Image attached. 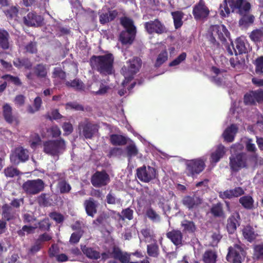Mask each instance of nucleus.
Here are the masks:
<instances>
[{
    "label": "nucleus",
    "instance_id": "f257e3e1",
    "mask_svg": "<svg viewBox=\"0 0 263 263\" xmlns=\"http://www.w3.org/2000/svg\"><path fill=\"white\" fill-rule=\"evenodd\" d=\"M114 57L112 54L93 56L90 60L91 66L102 74H109L113 71Z\"/></svg>",
    "mask_w": 263,
    "mask_h": 263
},
{
    "label": "nucleus",
    "instance_id": "f03ea898",
    "mask_svg": "<svg viewBox=\"0 0 263 263\" xmlns=\"http://www.w3.org/2000/svg\"><path fill=\"white\" fill-rule=\"evenodd\" d=\"M251 5L247 0H224L220 6V14L223 17L228 16L231 11H234L237 9L238 12L243 15L249 11Z\"/></svg>",
    "mask_w": 263,
    "mask_h": 263
},
{
    "label": "nucleus",
    "instance_id": "7ed1b4c3",
    "mask_svg": "<svg viewBox=\"0 0 263 263\" xmlns=\"http://www.w3.org/2000/svg\"><path fill=\"white\" fill-rule=\"evenodd\" d=\"M243 148V145L240 143L235 144L231 147L232 155L230 157V164L234 171H238L247 166L246 154L240 153Z\"/></svg>",
    "mask_w": 263,
    "mask_h": 263
},
{
    "label": "nucleus",
    "instance_id": "20e7f679",
    "mask_svg": "<svg viewBox=\"0 0 263 263\" xmlns=\"http://www.w3.org/2000/svg\"><path fill=\"white\" fill-rule=\"evenodd\" d=\"M121 70V72L124 77L125 80L122 82L123 87H126L127 83L130 81L134 76L138 72L141 65V60L138 58H134L129 60Z\"/></svg>",
    "mask_w": 263,
    "mask_h": 263
},
{
    "label": "nucleus",
    "instance_id": "39448f33",
    "mask_svg": "<svg viewBox=\"0 0 263 263\" xmlns=\"http://www.w3.org/2000/svg\"><path fill=\"white\" fill-rule=\"evenodd\" d=\"M121 23L126 31H123L120 34V40L124 44H131L134 40L136 30L132 20L127 17L121 19Z\"/></svg>",
    "mask_w": 263,
    "mask_h": 263
},
{
    "label": "nucleus",
    "instance_id": "423d86ee",
    "mask_svg": "<svg viewBox=\"0 0 263 263\" xmlns=\"http://www.w3.org/2000/svg\"><path fill=\"white\" fill-rule=\"evenodd\" d=\"M208 157L204 156L192 160L185 161L186 173L188 176L193 177L202 172L205 167V162Z\"/></svg>",
    "mask_w": 263,
    "mask_h": 263
},
{
    "label": "nucleus",
    "instance_id": "0eeeda50",
    "mask_svg": "<svg viewBox=\"0 0 263 263\" xmlns=\"http://www.w3.org/2000/svg\"><path fill=\"white\" fill-rule=\"evenodd\" d=\"M44 151L47 154L55 156L62 153L65 149V143L62 139L48 140L44 143Z\"/></svg>",
    "mask_w": 263,
    "mask_h": 263
},
{
    "label": "nucleus",
    "instance_id": "6e6552de",
    "mask_svg": "<svg viewBox=\"0 0 263 263\" xmlns=\"http://www.w3.org/2000/svg\"><path fill=\"white\" fill-rule=\"evenodd\" d=\"M114 258L120 260L122 263H149L147 259H144L140 261H130L129 260V255L126 253L122 252L119 249L114 248L110 254L104 253L102 254V259L105 261L109 258Z\"/></svg>",
    "mask_w": 263,
    "mask_h": 263
},
{
    "label": "nucleus",
    "instance_id": "1a4fd4ad",
    "mask_svg": "<svg viewBox=\"0 0 263 263\" xmlns=\"http://www.w3.org/2000/svg\"><path fill=\"white\" fill-rule=\"evenodd\" d=\"M245 252L238 245L229 248V252L227 259L229 262L232 263H241L245 257Z\"/></svg>",
    "mask_w": 263,
    "mask_h": 263
},
{
    "label": "nucleus",
    "instance_id": "9d476101",
    "mask_svg": "<svg viewBox=\"0 0 263 263\" xmlns=\"http://www.w3.org/2000/svg\"><path fill=\"white\" fill-rule=\"evenodd\" d=\"M44 184L41 179L28 180L23 185L24 191L28 194H36L43 190Z\"/></svg>",
    "mask_w": 263,
    "mask_h": 263
},
{
    "label": "nucleus",
    "instance_id": "9b49d317",
    "mask_svg": "<svg viewBox=\"0 0 263 263\" xmlns=\"http://www.w3.org/2000/svg\"><path fill=\"white\" fill-rule=\"evenodd\" d=\"M138 178L142 181L148 182L156 177V170L151 166H143L137 170Z\"/></svg>",
    "mask_w": 263,
    "mask_h": 263
},
{
    "label": "nucleus",
    "instance_id": "f8f14e48",
    "mask_svg": "<svg viewBox=\"0 0 263 263\" xmlns=\"http://www.w3.org/2000/svg\"><path fill=\"white\" fill-rule=\"evenodd\" d=\"M144 26L147 32L150 34L153 33L162 34L167 32L165 26L157 19L145 23Z\"/></svg>",
    "mask_w": 263,
    "mask_h": 263
},
{
    "label": "nucleus",
    "instance_id": "ddd939ff",
    "mask_svg": "<svg viewBox=\"0 0 263 263\" xmlns=\"http://www.w3.org/2000/svg\"><path fill=\"white\" fill-rule=\"evenodd\" d=\"M29 158L28 151L22 147L16 148L10 156L11 161L14 164L25 162Z\"/></svg>",
    "mask_w": 263,
    "mask_h": 263
},
{
    "label": "nucleus",
    "instance_id": "4468645a",
    "mask_svg": "<svg viewBox=\"0 0 263 263\" xmlns=\"http://www.w3.org/2000/svg\"><path fill=\"white\" fill-rule=\"evenodd\" d=\"M209 31L214 38L217 37L222 41L226 40L229 35L226 27L221 24L212 26Z\"/></svg>",
    "mask_w": 263,
    "mask_h": 263
},
{
    "label": "nucleus",
    "instance_id": "2eb2a0df",
    "mask_svg": "<svg viewBox=\"0 0 263 263\" xmlns=\"http://www.w3.org/2000/svg\"><path fill=\"white\" fill-rule=\"evenodd\" d=\"M193 14L196 20H202L208 16L209 10L204 3L202 1H200L194 7Z\"/></svg>",
    "mask_w": 263,
    "mask_h": 263
},
{
    "label": "nucleus",
    "instance_id": "dca6fc26",
    "mask_svg": "<svg viewBox=\"0 0 263 263\" xmlns=\"http://www.w3.org/2000/svg\"><path fill=\"white\" fill-rule=\"evenodd\" d=\"M109 181L108 175L104 172H96L91 178V183L95 187L106 185Z\"/></svg>",
    "mask_w": 263,
    "mask_h": 263
},
{
    "label": "nucleus",
    "instance_id": "f3484780",
    "mask_svg": "<svg viewBox=\"0 0 263 263\" xmlns=\"http://www.w3.org/2000/svg\"><path fill=\"white\" fill-rule=\"evenodd\" d=\"M263 101V90L251 91L244 96V102L247 105L254 104L256 102H260Z\"/></svg>",
    "mask_w": 263,
    "mask_h": 263
},
{
    "label": "nucleus",
    "instance_id": "a211bd4d",
    "mask_svg": "<svg viewBox=\"0 0 263 263\" xmlns=\"http://www.w3.org/2000/svg\"><path fill=\"white\" fill-rule=\"evenodd\" d=\"M43 21L42 17L33 12L29 13L24 18V23L30 26H39Z\"/></svg>",
    "mask_w": 263,
    "mask_h": 263
},
{
    "label": "nucleus",
    "instance_id": "6ab92c4d",
    "mask_svg": "<svg viewBox=\"0 0 263 263\" xmlns=\"http://www.w3.org/2000/svg\"><path fill=\"white\" fill-rule=\"evenodd\" d=\"M109 87L102 83L93 82L90 86L91 92L95 95H104L108 91Z\"/></svg>",
    "mask_w": 263,
    "mask_h": 263
},
{
    "label": "nucleus",
    "instance_id": "aec40b11",
    "mask_svg": "<svg viewBox=\"0 0 263 263\" xmlns=\"http://www.w3.org/2000/svg\"><path fill=\"white\" fill-rule=\"evenodd\" d=\"M238 131V127L235 124H232L227 127L222 134L224 140L228 142H232Z\"/></svg>",
    "mask_w": 263,
    "mask_h": 263
},
{
    "label": "nucleus",
    "instance_id": "412c9836",
    "mask_svg": "<svg viewBox=\"0 0 263 263\" xmlns=\"http://www.w3.org/2000/svg\"><path fill=\"white\" fill-rule=\"evenodd\" d=\"M86 123L85 124H81L80 128H82L83 135L86 138H91L93 135L97 131V127L95 125L91 123Z\"/></svg>",
    "mask_w": 263,
    "mask_h": 263
},
{
    "label": "nucleus",
    "instance_id": "4be33fe9",
    "mask_svg": "<svg viewBox=\"0 0 263 263\" xmlns=\"http://www.w3.org/2000/svg\"><path fill=\"white\" fill-rule=\"evenodd\" d=\"M226 148L222 145H218L216 150L211 155L210 161L211 163H217L226 153Z\"/></svg>",
    "mask_w": 263,
    "mask_h": 263
},
{
    "label": "nucleus",
    "instance_id": "5701e85b",
    "mask_svg": "<svg viewBox=\"0 0 263 263\" xmlns=\"http://www.w3.org/2000/svg\"><path fill=\"white\" fill-rule=\"evenodd\" d=\"M117 13L116 11H105L102 10L100 12V22L104 24L112 20L117 16Z\"/></svg>",
    "mask_w": 263,
    "mask_h": 263
},
{
    "label": "nucleus",
    "instance_id": "b1692460",
    "mask_svg": "<svg viewBox=\"0 0 263 263\" xmlns=\"http://www.w3.org/2000/svg\"><path fill=\"white\" fill-rule=\"evenodd\" d=\"M167 237L176 246L180 245L182 241V235L179 230H173L166 234Z\"/></svg>",
    "mask_w": 263,
    "mask_h": 263
},
{
    "label": "nucleus",
    "instance_id": "393cba45",
    "mask_svg": "<svg viewBox=\"0 0 263 263\" xmlns=\"http://www.w3.org/2000/svg\"><path fill=\"white\" fill-rule=\"evenodd\" d=\"M233 46L234 45L233 44ZM236 54L245 53L247 51L245 39L243 37L238 38L235 42V47H233Z\"/></svg>",
    "mask_w": 263,
    "mask_h": 263
},
{
    "label": "nucleus",
    "instance_id": "a878e982",
    "mask_svg": "<svg viewBox=\"0 0 263 263\" xmlns=\"http://www.w3.org/2000/svg\"><path fill=\"white\" fill-rule=\"evenodd\" d=\"M201 200L197 196H186L183 199V203L188 208L191 209L197 206L201 203Z\"/></svg>",
    "mask_w": 263,
    "mask_h": 263
},
{
    "label": "nucleus",
    "instance_id": "bb28decb",
    "mask_svg": "<svg viewBox=\"0 0 263 263\" xmlns=\"http://www.w3.org/2000/svg\"><path fill=\"white\" fill-rule=\"evenodd\" d=\"M9 35L7 31L0 29V47L3 49H8L10 47L9 41Z\"/></svg>",
    "mask_w": 263,
    "mask_h": 263
},
{
    "label": "nucleus",
    "instance_id": "cd10ccee",
    "mask_svg": "<svg viewBox=\"0 0 263 263\" xmlns=\"http://www.w3.org/2000/svg\"><path fill=\"white\" fill-rule=\"evenodd\" d=\"M3 116L8 123H12L16 119L15 116L12 115L11 107L8 104L3 106Z\"/></svg>",
    "mask_w": 263,
    "mask_h": 263
},
{
    "label": "nucleus",
    "instance_id": "c85d7f7f",
    "mask_svg": "<svg viewBox=\"0 0 263 263\" xmlns=\"http://www.w3.org/2000/svg\"><path fill=\"white\" fill-rule=\"evenodd\" d=\"M85 210L88 215L93 217L96 213V204L92 199L86 200L84 203Z\"/></svg>",
    "mask_w": 263,
    "mask_h": 263
},
{
    "label": "nucleus",
    "instance_id": "c756f323",
    "mask_svg": "<svg viewBox=\"0 0 263 263\" xmlns=\"http://www.w3.org/2000/svg\"><path fill=\"white\" fill-rule=\"evenodd\" d=\"M217 255L214 251H207L203 255V261L204 263H215Z\"/></svg>",
    "mask_w": 263,
    "mask_h": 263
},
{
    "label": "nucleus",
    "instance_id": "7c9ffc66",
    "mask_svg": "<svg viewBox=\"0 0 263 263\" xmlns=\"http://www.w3.org/2000/svg\"><path fill=\"white\" fill-rule=\"evenodd\" d=\"M111 143L115 145H123L126 144L125 137L118 135H112L110 138Z\"/></svg>",
    "mask_w": 263,
    "mask_h": 263
},
{
    "label": "nucleus",
    "instance_id": "2f4dec72",
    "mask_svg": "<svg viewBox=\"0 0 263 263\" xmlns=\"http://www.w3.org/2000/svg\"><path fill=\"white\" fill-rule=\"evenodd\" d=\"M237 226H238V221L234 216H232L228 219L227 229L229 233H234Z\"/></svg>",
    "mask_w": 263,
    "mask_h": 263
},
{
    "label": "nucleus",
    "instance_id": "473e14b6",
    "mask_svg": "<svg viewBox=\"0 0 263 263\" xmlns=\"http://www.w3.org/2000/svg\"><path fill=\"white\" fill-rule=\"evenodd\" d=\"M61 135V131L57 126H52L47 129L46 133L43 136L45 138L57 137Z\"/></svg>",
    "mask_w": 263,
    "mask_h": 263
},
{
    "label": "nucleus",
    "instance_id": "72a5a7b5",
    "mask_svg": "<svg viewBox=\"0 0 263 263\" xmlns=\"http://www.w3.org/2000/svg\"><path fill=\"white\" fill-rule=\"evenodd\" d=\"M242 234L245 238L250 242L254 239L256 237L253 229L250 226H247L243 229Z\"/></svg>",
    "mask_w": 263,
    "mask_h": 263
},
{
    "label": "nucleus",
    "instance_id": "f704fd0d",
    "mask_svg": "<svg viewBox=\"0 0 263 263\" xmlns=\"http://www.w3.org/2000/svg\"><path fill=\"white\" fill-rule=\"evenodd\" d=\"M239 202L245 208L251 209L253 207V200L250 196L241 197Z\"/></svg>",
    "mask_w": 263,
    "mask_h": 263
},
{
    "label": "nucleus",
    "instance_id": "c9c22d12",
    "mask_svg": "<svg viewBox=\"0 0 263 263\" xmlns=\"http://www.w3.org/2000/svg\"><path fill=\"white\" fill-rule=\"evenodd\" d=\"M3 217L7 220H10L14 217L12 208L7 204H5L2 207Z\"/></svg>",
    "mask_w": 263,
    "mask_h": 263
},
{
    "label": "nucleus",
    "instance_id": "e433bc0d",
    "mask_svg": "<svg viewBox=\"0 0 263 263\" xmlns=\"http://www.w3.org/2000/svg\"><path fill=\"white\" fill-rule=\"evenodd\" d=\"M250 37L254 42L263 41V31L260 29L253 30L250 34Z\"/></svg>",
    "mask_w": 263,
    "mask_h": 263
},
{
    "label": "nucleus",
    "instance_id": "4c0bfd02",
    "mask_svg": "<svg viewBox=\"0 0 263 263\" xmlns=\"http://www.w3.org/2000/svg\"><path fill=\"white\" fill-rule=\"evenodd\" d=\"M172 15L174 19V23L175 28L178 29L180 28L182 25V13L181 12L177 11L172 12Z\"/></svg>",
    "mask_w": 263,
    "mask_h": 263
},
{
    "label": "nucleus",
    "instance_id": "58836bf2",
    "mask_svg": "<svg viewBox=\"0 0 263 263\" xmlns=\"http://www.w3.org/2000/svg\"><path fill=\"white\" fill-rule=\"evenodd\" d=\"M126 151L129 159L137 156L138 154V149L134 143H132L127 145L126 147Z\"/></svg>",
    "mask_w": 263,
    "mask_h": 263
},
{
    "label": "nucleus",
    "instance_id": "ea45409f",
    "mask_svg": "<svg viewBox=\"0 0 263 263\" xmlns=\"http://www.w3.org/2000/svg\"><path fill=\"white\" fill-rule=\"evenodd\" d=\"M41 141L40 137L37 134L33 133L30 135L29 143L32 148H36L41 144Z\"/></svg>",
    "mask_w": 263,
    "mask_h": 263
},
{
    "label": "nucleus",
    "instance_id": "a19ab883",
    "mask_svg": "<svg viewBox=\"0 0 263 263\" xmlns=\"http://www.w3.org/2000/svg\"><path fill=\"white\" fill-rule=\"evenodd\" d=\"M82 251L83 253L89 258L91 259H98L100 257V254L98 252L93 250L91 248L84 247Z\"/></svg>",
    "mask_w": 263,
    "mask_h": 263
},
{
    "label": "nucleus",
    "instance_id": "79ce46f5",
    "mask_svg": "<svg viewBox=\"0 0 263 263\" xmlns=\"http://www.w3.org/2000/svg\"><path fill=\"white\" fill-rule=\"evenodd\" d=\"M241 144L242 145L245 144L246 146L247 151L249 152H255L256 149L255 144L253 142V140L248 138H244L241 139Z\"/></svg>",
    "mask_w": 263,
    "mask_h": 263
},
{
    "label": "nucleus",
    "instance_id": "37998d69",
    "mask_svg": "<svg viewBox=\"0 0 263 263\" xmlns=\"http://www.w3.org/2000/svg\"><path fill=\"white\" fill-rule=\"evenodd\" d=\"M168 58L167 52L166 50L162 51L158 55L156 61L155 63V66L159 67L164 63Z\"/></svg>",
    "mask_w": 263,
    "mask_h": 263
},
{
    "label": "nucleus",
    "instance_id": "c03bdc74",
    "mask_svg": "<svg viewBox=\"0 0 263 263\" xmlns=\"http://www.w3.org/2000/svg\"><path fill=\"white\" fill-rule=\"evenodd\" d=\"M37 227V224H36V222L34 223L32 226H24L21 230L18 231V234L20 236H24L25 233H31Z\"/></svg>",
    "mask_w": 263,
    "mask_h": 263
},
{
    "label": "nucleus",
    "instance_id": "a18cd8bd",
    "mask_svg": "<svg viewBox=\"0 0 263 263\" xmlns=\"http://www.w3.org/2000/svg\"><path fill=\"white\" fill-rule=\"evenodd\" d=\"M14 65L18 67L22 68L25 67V68H29L31 66V63L27 59H17L14 61Z\"/></svg>",
    "mask_w": 263,
    "mask_h": 263
},
{
    "label": "nucleus",
    "instance_id": "49530a36",
    "mask_svg": "<svg viewBox=\"0 0 263 263\" xmlns=\"http://www.w3.org/2000/svg\"><path fill=\"white\" fill-rule=\"evenodd\" d=\"M42 101L41 98L37 97L35 98L34 100V106L33 107L31 106H29L28 108V111L30 113L33 114L35 111H38L41 106Z\"/></svg>",
    "mask_w": 263,
    "mask_h": 263
},
{
    "label": "nucleus",
    "instance_id": "de8ad7c7",
    "mask_svg": "<svg viewBox=\"0 0 263 263\" xmlns=\"http://www.w3.org/2000/svg\"><path fill=\"white\" fill-rule=\"evenodd\" d=\"M5 13L8 17L16 20L18 13V9L16 7L12 6L5 10Z\"/></svg>",
    "mask_w": 263,
    "mask_h": 263
},
{
    "label": "nucleus",
    "instance_id": "09e8293b",
    "mask_svg": "<svg viewBox=\"0 0 263 263\" xmlns=\"http://www.w3.org/2000/svg\"><path fill=\"white\" fill-rule=\"evenodd\" d=\"M253 255L254 257L256 259H263V244H260L255 246Z\"/></svg>",
    "mask_w": 263,
    "mask_h": 263
},
{
    "label": "nucleus",
    "instance_id": "8fccbe9b",
    "mask_svg": "<svg viewBox=\"0 0 263 263\" xmlns=\"http://www.w3.org/2000/svg\"><path fill=\"white\" fill-rule=\"evenodd\" d=\"M48 69L43 65H38L35 69L37 76L40 78H45L47 73Z\"/></svg>",
    "mask_w": 263,
    "mask_h": 263
},
{
    "label": "nucleus",
    "instance_id": "3c124183",
    "mask_svg": "<svg viewBox=\"0 0 263 263\" xmlns=\"http://www.w3.org/2000/svg\"><path fill=\"white\" fill-rule=\"evenodd\" d=\"M239 21V24L241 26H247L253 22L254 17L252 15H246V14Z\"/></svg>",
    "mask_w": 263,
    "mask_h": 263
},
{
    "label": "nucleus",
    "instance_id": "603ef678",
    "mask_svg": "<svg viewBox=\"0 0 263 263\" xmlns=\"http://www.w3.org/2000/svg\"><path fill=\"white\" fill-rule=\"evenodd\" d=\"M181 226L185 231L193 232L195 230V226L192 221L184 220L182 222Z\"/></svg>",
    "mask_w": 263,
    "mask_h": 263
},
{
    "label": "nucleus",
    "instance_id": "864d4df0",
    "mask_svg": "<svg viewBox=\"0 0 263 263\" xmlns=\"http://www.w3.org/2000/svg\"><path fill=\"white\" fill-rule=\"evenodd\" d=\"M211 212L215 216H222L223 213L222 210L221 204L218 203L214 205L211 209Z\"/></svg>",
    "mask_w": 263,
    "mask_h": 263
},
{
    "label": "nucleus",
    "instance_id": "5fc2aeb1",
    "mask_svg": "<svg viewBox=\"0 0 263 263\" xmlns=\"http://www.w3.org/2000/svg\"><path fill=\"white\" fill-rule=\"evenodd\" d=\"M256 72L258 74H263V56L258 58L255 62Z\"/></svg>",
    "mask_w": 263,
    "mask_h": 263
},
{
    "label": "nucleus",
    "instance_id": "6e6d98bb",
    "mask_svg": "<svg viewBox=\"0 0 263 263\" xmlns=\"http://www.w3.org/2000/svg\"><path fill=\"white\" fill-rule=\"evenodd\" d=\"M141 234L144 237L146 241L151 242L154 240L153 232L149 229L142 230Z\"/></svg>",
    "mask_w": 263,
    "mask_h": 263
},
{
    "label": "nucleus",
    "instance_id": "4d7b16f0",
    "mask_svg": "<svg viewBox=\"0 0 263 263\" xmlns=\"http://www.w3.org/2000/svg\"><path fill=\"white\" fill-rule=\"evenodd\" d=\"M58 188L62 193L68 192L71 190L70 185L64 181L58 183Z\"/></svg>",
    "mask_w": 263,
    "mask_h": 263
},
{
    "label": "nucleus",
    "instance_id": "13d9d810",
    "mask_svg": "<svg viewBox=\"0 0 263 263\" xmlns=\"http://www.w3.org/2000/svg\"><path fill=\"white\" fill-rule=\"evenodd\" d=\"M147 216L154 221H158L160 220L159 216L152 209L149 208L146 211Z\"/></svg>",
    "mask_w": 263,
    "mask_h": 263
},
{
    "label": "nucleus",
    "instance_id": "bf43d9fd",
    "mask_svg": "<svg viewBox=\"0 0 263 263\" xmlns=\"http://www.w3.org/2000/svg\"><path fill=\"white\" fill-rule=\"evenodd\" d=\"M5 174L7 177H13L18 174V170L12 166L8 167L4 171Z\"/></svg>",
    "mask_w": 263,
    "mask_h": 263
},
{
    "label": "nucleus",
    "instance_id": "052dcab7",
    "mask_svg": "<svg viewBox=\"0 0 263 263\" xmlns=\"http://www.w3.org/2000/svg\"><path fill=\"white\" fill-rule=\"evenodd\" d=\"M186 57V54L185 52L182 53L177 58L173 60L170 64V66H174L179 65L181 62L183 61Z\"/></svg>",
    "mask_w": 263,
    "mask_h": 263
},
{
    "label": "nucleus",
    "instance_id": "680f3d73",
    "mask_svg": "<svg viewBox=\"0 0 263 263\" xmlns=\"http://www.w3.org/2000/svg\"><path fill=\"white\" fill-rule=\"evenodd\" d=\"M67 85L77 89H82L83 86V83L79 80H74L71 82H68Z\"/></svg>",
    "mask_w": 263,
    "mask_h": 263
},
{
    "label": "nucleus",
    "instance_id": "e2e57ef3",
    "mask_svg": "<svg viewBox=\"0 0 263 263\" xmlns=\"http://www.w3.org/2000/svg\"><path fill=\"white\" fill-rule=\"evenodd\" d=\"M53 77L54 78H59L63 80L65 78V73L60 68H57L54 69L53 73Z\"/></svg>",
    "mask_w": 263,
    "mask_h": 263
},
{
    "label": "nucleus",
    "instance_id": "0e129e2a",
    "mask_svg": "<svg viewBox=\"0 0 263 263\" xmlns=\"http://www.w3.org/2000/svg\"><path fill=\"white\" fill-rule=\"evenodd\" d=\"M82 234V233L80 231L72 233L70 239V241L72 243L78 242L79 241Z\"/></svg>",
    "mask_w": 263,
    "mask_h": 263
},
{
    "label": "nucleus",
    "instance_id": "69168bd1",
    "mask_svg": "<svg viewBox=\"0 0 263 263\" xmlns=\"http://www.w3.org/2000/svg\"><path fill=\"white\" fill-rule=\"evenodd\" d=\"M123 218H127L131 220L133 218V211L131 209L127 208L123 210L122 212Z\"/></svg>",
    "mask_w": 263,
    "mask_h": 263
},
{
    "label": "nucleus",
    "instance_id": "338daca9",
    "mask_svg": "<svg viewBox=\"0 0 263 263\" xmlns=\"http://www.w3.org/2000/svg\"><path fill=\"white\" fill-rule=\"evenodd\" d=\"M59 251V248L56 244H53L49 249V254L50 257L55 256Z\"/></svg>",
    "mask_w": 263,
    "mask_h": 263
},
{
    "label": "nucleus",
    "instance_id": "774afa93",
    "mask_svg": "<svg viewBox=\"0 0 263 263\" xmlns=\"http://www.w3.org/2000/svg\"><path fill=\"white\" fill-rule=\"evenodd\" d=\"M38 202L40 205L44 206H47L50 204L45 195H41L38 198Z\"/></svg>",
    "mask_w": 263,
    "mask_h": 263
}]
</instances>
